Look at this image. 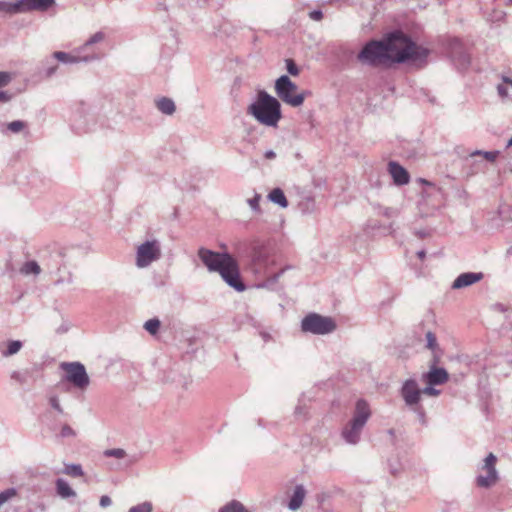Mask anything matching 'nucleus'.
Masks as SVG:
<instances>
[{"label": "nucleus", "instance_id": "nucleus-1", "mask_svg": "<svg viewBox=\"0 0 512 512\" xmlns=\"http://www.w3.org/2000/svg\"><path fill=\"white\" fill-rule=\"evenodd\" d=\"M389 64L412 63L417 67H423L427 63L429 50L418 46L409 36L402 31H393L383 39Z\"/></svg>", "mask_w": 512, "mask_h": 512}, {"label": "nucleus", "instance_id": "nucleus-2", "mask_svg": "<svg viewBox=\"0 0 512 512\" xmlns=\"http://www.w3.org/2000/svg\"><path fill=\"white\" fill-rule=\"evenodd\" d=\"M199 259L209 272H217L222 280L238 292L246 289L237 260L228 252H216L205 247L198 249Z\"/></svg>", "mask_w": 512, "mask_h": 512}, {"label": "nucleus", "instance_id": "nucleus-3", "mask_svg": "<svg viewBox=\"0 0 512 512\" xmlns=\"http://www.w3.org/2000/svg\"><path fill=\"white\" fill-rule=\"evenodd\" d=\"M247 112L260 124L268 127H276L282 117L279 100L264 90L258 92L256 100L249 105Z\"/></svg>", "mask_w": 512, "mask_h": 512}, {"label": "nucleus", "instance_id": "nucleus-4", "mask_svg": "<svg viewBox=\"0 0 512 512\" xmlns=\"http://www.w3.org/2000/svg\"><path fill=\"white\" fill-rule=\"evenodd\" d=\"M371 416L370 406L367 401L359 399L353 411L352 418L343 427L341 436L344 441L356 445L361 438V433Z\"/></svg>", "mask_w": 512, "mask_h": 512}, {"label": "nucleus", "instance_id": "nucleus-5", "mask_svg": "<svg viewBox=\"0 0 512 512\" xmlns=\"http://www.w3.org/2000/svg\"><path fill=\"white\" fill-rule=\"evenodd\" d=\"M297 85L287 75H281L275 81V91L279 99L292 107H299L304 103L306 97L311 95L309 90L297 93Z\"/></svg>", "mask_w": 512, "mask_h": 512}, {"label": "nucleus", "instance_id": "nucleus-6", "mask_svg": "<svg viewBox=\"0 0 512 512\" xmlns=\"http://www.w3.org/2000/svg\"><path fill=\"white\" fill-rule=\"evenodd\" d=\"M357 60L371 67H377L381 64H389L387 48L383 40L368 41L357 55Z\"/></svg>", "mask_w": 512, "mask_h": 512}, {"label": "nucleus", "instance_id": "nucleus-7", "mask_svg": "<svg viewBox=\"0 0 512 512\" xmlns=\"http://www.w3.org/2000/svg\"><path fill=\"white\" fill-rule=\"evenodd\" d=\"M336 329V323L331 317L317 313H309L301 321V330L314 335H326Z\"/></svg>", "mask_w": 512, "mask_h": 512}, {"label": "nucleus", "instance_id": "nucleus-8", "mask_svg": "<svg viewBox=\"0 0 512 512\" xmlns=\"http://www.w3.org/2000/svg\"><path fill=\"white\" fill-rule=\"evenodd\" d=\"M65 372L64 380L71 383L80 391H85L90 385V378L85 366L80 362H63L60 365Z\"/></svg>", "mask_w": 512, "mask_h": 512}, {"label": "nucleus", "instance_id": "nucleus-9", "mask_svg": "<svg viewBox=\"0 0 512 512\" xmlns=\"http://www.w3.org/2000/svg\"><path fill=\"white\" fill-rule=\"evenodd\" d=\"M160 257V243L157 240L145 241L137 248L136 265L139 268H145Z\"/></svg>", "mask_w": 512, "mask_h": 512}, {"label": "nucleus", "instance_id": "nucleus-10", "mask_svg": "<svg viewBox=\"0 0 512 512\" xmlns=\"http://www.w3.org/2000/svg\"><path fill=\"white\" fill-rule=\"evenodd\" d=\"M103 456L106 458H115L119 460L117 463H110L109 466L114 470H124L139 461V456L136 454L129 455L122 448H112L103 451Z\"/></svg>", "mask_w": 512, "mask_h": 512}, {"label": "nucleus", "instance_id": "nucleus-11", "mask_svg": "<svg viewBox=\"0 0 512 512\" xmlns=\"http://www.w3.org/2000/svg\"><path fill=\"white\" fill-rule=\"evenodd\" d=\"M449 53L454 65L459 71H465L468 69L471 63V57L459 39L454 38L450 40Z\"/></svg>", "mask_w": 512, "mask_h": 512}, {"label": "nucleus", "instance_id": "nucleus-12", "mask_svg": "<svg viewBox=\"0 0 512 512\" xmlns=\"http://www.w3.org/2000/svg\"><path fill=\"white\" fill-rule=\"evenodd\" d=\"M400 395L403 398L405 405L410 408L420 404L422 391L418 387L415 379H407L402 384Z\"/></svg>", "mask_w": 512, "mask_h": 512}, {"label": "nucleus", "instance_id": "nucleus-13", "mask_svg": "<svg viewBox=\"0 0 512 512\" xmlns=\"http://www.w3.org/2000/svg\"><path fill=\"white\" fill-rule=\"evenodd\" d=\"M84 52H78V48L74 51V53H67L63 51H56L53 53V57L57 59L59 62L64 64H75L80 62H91L100 59V55L98 53L92 52L90 54H83Z\"/></svg>", "mask_w": 512, "mask_h": 512}, {"label": "nucleus", "instance_id": "nucleus-14", "mask_svg": "<svg viewBox=\"0 0 512 512\" xmlns=\"http://www.w3.org/2000/svg\"><path fill=\"white\" fill-rule=\"evenodd\" d=\"M422 379L430 386L442 385L448 380V373L446 369L433 365L427 373L423 374Z\"/></svg>", "mask_w": 512, "mask_h": 512}, {"label": "nucleus", "instance_id": "nucleus-15", "mask_svg": "<svg viewBox=\"0 0 512 512\" xmlns=\"http://www.w3.org/2000/svg\"><path fill=\"white\" fill-rule=\"evenodd\" d=\"M388 170L396 185L402 186L409 183L410 176L408 171L398 162L390 161L388 163Z\"/></svg>", "mask_w": 512, "mask_h": 512}, {"label": "nucleus", "instance_id": "nucleus-16", "mask_svg": "<svg viewBox=\"0 0 512 512\" xmlns=\"http://www.w3.org/2000/svg\"><path fill=\"white\" fill-rule=\"evenodd\" d=\"M21 13L30 12V11H47L52 5H54L55 0H19Z\"/></svg>", "mask_w": 512, "mask_h": 512}, {"label": "nucleus", "instance_id": "nucleus-17", "mask_svg": "<svg viewBox=\"0 0 512 512\" xmlns=\"http://www.w3.org/2000/svg\"><path fill=\"white\" fill-rule=\"evenodd\" d=\"M484 277L482 272H465L460 274L453 282V289H461L479 282Z\"/></svg>", "mask_w": 512, "mask_h": 512}, {"label": "nucleus", "instance_id": "nucleus-18", "mask_svg": "<svg viewBox=\"0 0 512 512\" xmlns=\"http://www.w3.org/2000/svg\"><path fill=\"white\" fill-rule=\"evenodd\" d=\"M306 495V490L303 485H296L294 492L288 503V508L292 511L299 509L303 503Z\"/></svg>", "mask_w": 512, "mask_h": 512}, {"label": "nucleus", "instance_id": "nucleus-19", "mask_svg": "<svg viewBox=\"0 0 512 512\" xmlns=\"http://www.w3.org/2000/svg\"><path fill=\"white\" fill-rule=\"evenodd\" d=\"M55 486L57 495L63 499L76 496V492L70 487L68 482L62 478L56 480Z\"/></svg>", "mask_w": 512, "mask_h": 512}, {"label": "nucleus", "instance_id": "nucleus-20", "mask_svg": "<svg viewBox=\"0 0 512 512\" xmlns=\"http://www.w3.org/2000/svg\"><path fill=\"white\" fill-rule=\"evenodd\" d=\"M498 481L497 470L487 471L486 475H479L476 478V484L481 488H489Z\"/></svg>", "mask_w": 512, "mask_h": 512}, {"label": "nucleus", "instance_id": "nucleus-21", "mask_svg": "<svg viewBox=\"0 0 512 512\" xmlns=\"http://www.w3.org/2000/svg\"><path fill=\"white\" fill-rule=\"evenodd\" d=\"M156 107L159 111L166 115H172L176 110L174 101L168 97L159 98L156 101Z\"/></svg>", "mask_w": 512, "mask_h": 512}, {"label": "nucleus", "instance_id": "nucleus-22", "mask_svg": "<svg viewBox=\"0 0 512 512\" xmlns=\"http://www.w3.org/2000/svg\"><path fill=\"white\" fill-rule=\"evenodd\" d=\"M268 198L271 202L279 205L281 208H286L288 206L287 198L280 188H274L268 195Z\"/></svg>", "mask_w": 512, "mask_h": 512}, {"label": "nucleus", "instance_id": "nucleus-23", "mask_svg": "<svg viewBox=\"0 0 512 512\" xmlns=\"http://www.w3.org/2000/svg\"><path fill=\"white\" fill-rule=\"evenodd\" d=\"M0 12H4L7 14L21 13L20 1L19 0L15 1V2L0 1Z\"/></svg>", "mask_w": 512, "mask_h": 512}, {"label": "nucleus", "instance_id": "nucleus-24", "mask_svg": "<svg viewBox=\"0 0 512 512\" xmlns=\"http://www.w3.org/2000/svg\"><path fill=\"white\" fill-rule=\"evenodd\" d=\"M470 158V154L468 157L465 158V163L467 166H469V171L467 172V175H474L478 172L482 171L485 168V163L483 160H475V157L472 158L471 161H468Z\"/></svg>", "mask_w": 512, "mask_h": 512}, {"label": "nucleus", "instance_id": "nucleus-25", "mask_svg": "<svg viewBox=\"0 0 512 512\" xmlns=\"http://www.w3.org/2000/svg\"><path fill=\"white\" fill-rule=\"evenodd\" d=\"M105 34L101 31L96 32L94 35H92L82 46L78 48V52H85L88 50V48L98 42H101L104 40Z\"/></svg>", "mask_w": 512, "mask_h": 512}, {"label": "nucleus", "instance_id": "nucleus-26", "mask_svg": "<svg viewBox=\"0 0 512 512\" xmlns=\"http://www.w3.org/2000/svg\"><path fill=\"white\" fill-rule=\"evenodd\" d=\"M22 274L29 275H39L41 272V268L39 264L36 261H27L23 264V266L20 269Z\"/></svg>", "mask_w": 512, "mask_h": 512}, {"label": "nucleus", "instance_id": "nucleus-27", "mask_svg": "<svg viewBox=\"0 0 512 512\" xmlns=\"http://www.w3.org/2000/svg\"><path fill=\"white\" fill-rule=\"evenodd\" d=\"M499 152L498 151H481V150H475L470 153V158L468 161H471L473 157L476 156H483L485 160L489 162H494L496 158L498 157Z\"/></svg>", "mask_w": 512, "mask_h": 512}, {"label": "nucleus", "instance_id": "nucleus-28", "mask_svg": "<svg viewBox=\"0 0 512 512\" xmlns=\"http://www.w3.org/2000/svg\"><path fill=\"white\" fill-rule=\"evenodd\" d=\"M219 512H248L242 503L233 500L220 508Z\"/></svg>", "mask_w": 512, "mask_h": 512}, {"label": "nucleus", "instance_id": "nucleus-29", "mask_svg": "<svg viewBox=\"0 0 512 512\" xmlns=\"http://www.w3.org/2000/svg\"><path fill=\"white\" fill-rule=\"evenodd\" d=\"M22 346H23V344L19 340L9 341L7 344V349L2 354L5 357L12 356V355L18 353L20 351V349L22 348Z\"/></svg>", "mask_w": 512, "mask_h": 512}, {"label": "nucleus", "instance_id": "nucleus-30", "mask_svg": "<svg viewBox=\"0 0 512 512\" xmlns=\"http://www.w3.org/2000/svg\"><path fill=\"white\" fill-rule=\"evenodd\" d=\"M66 475L72 477H81L84 475L82 466L80 464H68L65 465L64 471Z\"/></svg>", "mask_w": 512, "mask_h": 512}, {"label": "nucleus", "instance_id": "nucleus-31", "mask_svg": "<svg viewBox=\"0 0 512 512\" xmlns=\"http://www.w3.org/2000/svg\"><path fill=\"white\" fill-rule=\"evenodd\" d=\"M161 322L158 318H152L144 323V329L151 335H156L160 329Z\"/></svg>", "mask_w": 512, "mask_h": 512}, {"label": "nucleus", "instance_id": "nucleus-32", "mask_svg": "<svg viewBox=\"0 0 512 512\" xmlns=\"http://www.w3.org/2000/svg\"><path fill=\"white\" fill-rule=\"evenodd\" d=\"M411 411H413L417 417L421 425L427 426V418H426V412L424 407L421 404H418L417 406H413L409 408Z\"/></svg>", "mask_w": 512, "mask_h": 512}, {"label": "nucleus", "instance_id": "nucleus-33", "mask_svg": "<svg viewBox=\"0 0 512 512\" xmlns=\"http://www.w3.org/2000/svg\"><path fill=\"white\" fill-rule=\"evenodd\" d=\"M17 495V490L15 488H8L4 491L0 492V507L6 503L8 500L12 499Z\"/></svg>", "mask_w": 512, "mask_h": 512}, {"label": "nucleus", "instance_id": "nucleus-34", "mask_svg": "<svg viewBox=\"0 0 512 512\" xmlns=\"http://www.w3.org/2000/svg\"><path fill=\"white\" fill-rule=\"evenodd\" d=\"M26 126H27L26 122H24L22 120H15V121L8 123L7 128L12 133H19L24 128H26Z\"/></svg>", "mask_w": 512, "mask_h": 512}, {"label": "nucleus", "instance_id": "nucleus-35", "mask_svg": "<svg viewBox=\"0 0 512 512\" xmlns=\"http://www.w3.org/2000/svg\"><path fill=\"white\" fill-rule=\"evenodd\" d=\"M497 458L493 453H489L486 458L484 459V465L483 469L487 471L496 470L495 464H496Z\"/></svg>", "mask_w": 512, "mask_h": 512}, {"label": "nucleus", "instance_id": "nucleus-36", "mask_svg": "<svg viewBox=\"0 0 512 512\" xmlns=\"http://www.w3.org/2000/svg\"><path fill=\"white\" fill-rule=\"evenodd\" d=\"M152 510L153 507L150 502H143L131 507L128 512H152Z\"/></svg>", "mask_w": 512, "mask_h": 512}, {"label": "nucleus", "instance_id": "nucleus-37", "mask_svg": "<svg viewBox=\"0 0 512 512\" xmlns=\"http://www.w3.org/2000/svg\"><path fill=\"white\" fill-rule=\"evenodd\" d=\"M426 341H427L426 346L428 349L435 351L438 348L436 336L431 331H428L426 333Z\"/></svg>", "mask_w": 512, "mask_h": 512}, {"label": "nucleus", "instance_id": "nucleus-38", "mask_svg": "<svg viewBox=\"0 0 512 512\" xmlns=\"http://www.w3.org/2000/svg\"><path fill=\"white\" fill-rule=\"evenodd\" d=\"M48 401H49L50 406L54 410H56L59 414H63L64 413L63 407L61 406L59 397L57 395L49 396Z\"/></svg>", "mask_w": 512, "mask_h": 512}, {"label": "nucleus", "instance_id": "nucleus-39", "mask_svg": "<svg viewBox=\"0 0 512 512\" xmlns=\"http://www.w3.org/2000/svg\"><path fill=\"white\" fill-rule=\"evenodd\" d=\"M59 436L61 438H73L76 436V432L74 429H72V427H70L68 424H64L62 427H61V430H60V433H59Z\"/></svg>", "mask_w": 512, "mask_h": 512}, {"label": "nucleus", "instance_id": "nucleus-40", "mask_svg": "<svg viewBox=\"0 0 512 512\" xmlns=\"http://www.w3.org/2000/svg\"><path fill=\"white\" fill-rule=\"evenodd\" d=\"M285 63H286L287 72L290 75L297 76L299 74L300 70L294 60L286 59Z\"/></svg>", "mask_w": 512, "mask_h": 512}, {"label": "nucleus", "instance_id": "nucleus-41", "mask_svg": "<svg viewBox=\"0 0 512 512\" xmlns=\"http://www.w3.org/2000/svg\"><path fill=\"white\" fill-rule=\"evenodd\" d=\"M260 199H261V196L259 194H255L253 198H250L247 200L248 205L255 212H258L260 210V207H259Z\"/></svg>", "mask_w": 512, "mask_h": 512}, {"label": "nucleus", "instance_id": "nucleus-42", "mask_svg": "<svg viewBox=\"0 0 512 512\" xmlns=\"http://www.w3.org/2000/svg\"><path fill=\"white\" fill-rule=\"evenodd\" d=\"M294 414L296 417H303V418L306 417L307 408L304 404L301 403V400H299V404L296 406Z\"/></svg>", "mask_w": 512, "mask_h": 512}, {"label": "nucleus", "instance_id": "nucleus-43", "mask_svg": "<svg viewBox=\"0 0 512 512\" xmlns=\"http://www.w3.org/2000/svg\"><path fill=\"white\" fill-rule=\"evenodd\" d=\"M497 92L501 98H506L509 96V87L506 84H498Z\"/></svg>", "mask_w": 512, "mask_h": 512}, {"label": "nucleus", "instance_id": "nucleus-44", "mask_svg": "<svg viewBox=\"0 0 512 512\" xmlns=\"http://www.w3.org/2000/svg\"><path fill=\"white\" fill-rule=\"evenodd\" d=\"M422 394L430 395V396H438L440 394V390L434 388V386H426L424 389H421Z\"/></svg>", "mask_w": 512, "mask_h": 512}, {"label": "nucleus", "instance_id": "nucleus-45", "mask_svg": "<svg viewBox=\"0 0 512 512\" xmlns=\"http://www.w3.org/2000/svg\"><path fill=\"white\" fill-rule=\"evenodd\" d=\"M112 504V500L108 495H103L100 497L99 505L102 508L109 507Z\"/></svg>", "mask_w": 512, "mask_h": 512}, {"label": "nucleus", "instance_id": "nucleus-46", "mask_svg": "<svg viewBox=\"0 0 512 512\" xmlns=\"http://www.w3.org/2000/svg\"><path fill=\"white\" fill-rule=\"evenodd\" d=\"M309 17L314 21H320L323 18L321 10H313L309 13Z\"/></svg>", "mask_w": 512, "mask_h": 512}, {"label": "nucleus", "instance_id": "nucleus-47", "mask_svg": "<svg viewBox=\"0 0 512 512\" xmlns=\"http://www.w3.org/2000/svg\"><path fill=\"white\" fill-rule=\"evenodd\" d=\"M11 378L18 381L19 383H24L26 381V377L18 371H14L11 374Z\"/></svg>", "mask_w": 512, "mask_h": 512}, {"label": "nucleus", "instance_id": "nucleus-48", "mask_svg": "<svg viewBox=\"0 0 512 512\" xmlns=\"http://www.w3.org/2000/svg\"><path fill=\"white\" fill-rule=\"evenodd\" d=\"M10 81V77L5 72H0V87L7 85Z\"/></svg>", "mask_w": 512, "mask_h": 512}, {"label": "nucleus", "instance_id": "nucleus-49", "mask_svg": "<svg viewBox=\"0 0 512 512\" xmlns=\"http://www.w3.org/2000/svg\"><path fill=\"white\" fill-rule=\"evenodd\" d=\"M11 100V95L5 91H0V103H7Z\"/></svg>", "mask_w": 512, "mask_h": 512}, {"label": "nucleus", "instance_id": "nucleus-50", "mask_svg": "<svg viewBox=\"0 0 512 512\" xmlns=\"http://www.w3.org/2000/svg\"><path fill=\"white\" fill-rule=\"evenodd\" d=\"M264 157L266 159L272 160V159L276 158V153L273 150H267L264 154Z\"/></svg>", "mask_w": 512, "mask_h": 512}, {"label": "nucleus", "instance_id": "nucleus-51", "mask_svg": "<svg viewBox=\"0 0 512 512\" xmlns=\"http://www.w3.org/2000/svg\"><path fill=\"white\" fill-rule=\"evenodd\" d=\"M56 70H57V65L47 68L46 72H45L46 76L51 77L56 72Z\"/></svg>", "mask_w": 512, "mask_h": 512}, {"label": "nucleus", "instance_id": "nucleus-52", "mask_svg": "<svg viewBox=\"0 0 512 512\" xmlns=\"http://www.w3.org/2000/svg\"><path fill=\"white\" fill-rule=\"evenodd\" d=\"M283 273V271H280L276 274H274L271 278L268 279L269 282L274 283L277 281V279L280 277V275Z\"/></svg>", "mask_w": 512, "mask_h": 512}, {"label": "nucleus", "instance_id": "nucleus-53", "mask_svg": "<svg viewBox=\"0 0 512 512\" xmlns=\"http://www.w3.org/2000/svg\"><path fill=\"white\" fill-rule=\"evenodd\" d=\"M415 234L419 237V238H424L426 237L427 233L425 231H422V230H418L415 232Z\"/></svg>", "mask_w": 512, "mask_h": 512}, {"label": "nucleus", "instance_id": "nucleus-54", "mask_svg": "<svg viewBox=\"0 0 512 512\" xmlns=\"http://www.w3.org/2000/svg\"><path fill=\"white\" fill-rule=\"evenodd\" d=\"M417 256H418L419 259L423 260L425 258V256H426L425 250L418 251L417 252Z\"/></svg>", "mask_w": 512, "mask_h": 512}, {"label": "nucleus", "instance_id": "nucleus-55", "mask_svg": "<svg viewBox=\"0 0 512 512\" xmlns=\"http://www.w3.org/2000/svg\"><path fill=\"white\" fill-rule=\"evenodd\" d=\"M420 181H421L422 183L426 184V185H429V186H431V185H432V183H431V182H429V181H427V180H425V179H420Z\"/></svg>", "mask_w": 512, "mask_h": 512}, {"label": "nucleus", "instance_id": "nucleus-56", "mask_svg": "<svg viewBox=\"0 0 512 512\" xmlns=\"http://www.w3.org/2000/svg\"><path fill=\"white\" fill-rule=\"evenodd\" d=\"M511 146H512V137L508 140L506 147L508 148Z\"/></svg>", "mask_w": 512, "mask_h": 512}, {"label": "nucleus", "instance_id": "nucleus-57", "mask_svg": "<svg viewBox=\"0 0 512 512\" xmlns=\"http://www.w3.org/2000/svg\"><path fill=\"white\" fill-rule=\"evenodd\" d=\"M504 81L512 86V80L508 78H504Z\"/></svg>", "mask_w": 512, "mask_h": 512}, {"label": "nucleus", "instance_id": "nucleus-58", "mask_svg": "<svg viewBox=\"0 0 512 512\" xmlns=\"http://www.w3.org/2000/svg\"><path fill=\"white\" fill-rule=\"evenodd\" d=\"M507 254L512 255V245L507 249Z\"/></svg>", "mask_w": 512, "mask_h": 512}]
</instances>
